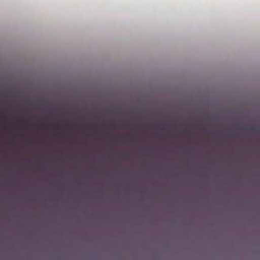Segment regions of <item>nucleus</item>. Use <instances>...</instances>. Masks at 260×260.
<instances>
[{"instance_id": "f257e3e1", "label": "nucleus", "mask_w": 260, "mask_h": 260, "mask_svg": "<svg viewBox=\"0 0 260 260\" xmlns=\"http://www.w3.org/2000/svg\"><path fill=\"white\" fill-rule=\"evenodd\" d=\"M23 122L24 123H25V122H26V120H23Z\"/></svg>"}]
</instances>
